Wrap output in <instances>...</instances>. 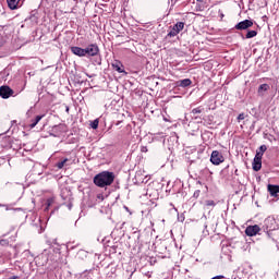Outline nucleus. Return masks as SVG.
<instances>
[{"label":"nucleus","instance_id":"a878e982","mask_svg":"<svg viewBox=\"0 0 279 279\" xmlns=\"http://www.w3.org/2000/svg\"><path fill=\"white\" fill-rule=\"evenodd\" d=\"M263 156L264 154L263 153H259L258 150L256 151V155L254 157L255 160H263Z\"/></svg>","mask_w":279,"mask_h":279},{"label":"nucleus","instance_id":"39448f33","mask_svg":"<svg viewBox=\"0 0 279 279\" xmlns=\"http://www.w3.org/2000/svg\"><path fill=\"white\" fill-rule=\"evenodd\" d=\"M12 95H14V90H12V88H10V86L3 85L0 87V97L2 99H10V97H12Z\"/></svg>","mask_w":279,"mask_h":279},{"label":"nucleus","instance_id":"f03ea898","mask_svg":"<svg viewBox=\"0 0 279 279\" xmlns=\"http://www.w3.org/2000/svg\"><path fill=\"white\" fill-rule=\"evenodd\" d=\"M262 230L267 234L268 239H271L275 230H278V223L276 219L268 217L264 220Z\"/></svg>","mask_w":279,"mask_h":279},{"label":"nucleus","instance_id":"9d476101","mask_svg":"<svg viewBox=\"0 0 279 279\" xmlns=\"http://www.w3.org/2000/svg\"><path fill=\"white\" fill-rule=\"evenodd\" d=\"M191 84H193V81H191V78H183L175 82V86L180 88H189Z\"/></svg>","mask_w":279,"mask_h":279},{"label":"nucleus","instance_id":"f704fd0d","mask_svg":"<svg viewBox=\"0 0 279 279\" xmlns=\"http://www.w3.org/2000/svg\"><path fill=\"white\" fill-rule=\"evenodd\" d=\"M199 3H202L204 0H197Z\"/></svg>","mask_w":279,"mask_h":279},{"label":"nucleus","instance_id":"9b49d317","mask_svg":"<svg viewBox=\"0 0 279 279\" xmlns=\"http://www.w3.org/2000/svg\"><path fill=\"white\" fill-rule=\"evenodd\" d=\"M270 88H271V86H269V84H267V83L259 85L257 88L258 97H264L265 94L267 93V90H269Z\"/></svg>","mask_w":279,"mask_h":279},{"label":"nucleus","instance_id":"0eeeda50","mask_svg":"<svg viewBox=\"0 0 279 279\" xmlns=\"http://www.w3.org/2000/svg\"><path fill=\"white\" fill-rule=\"evenodd\" d=\"M63 130H64V124L54 125L50 130V136L58 137L62 134Z\"/></svg>","mask_w":279,"mask_h":279},{"label":"nucleus","instance_id":"72a5a7b5","mask_svg":"<svg viewBox=\"0 0 279 279\" xmlns=\"http://www.w3.org/2000/svg\"><path fill=\"white\" fill-rule=\"evenodd\" d=\"M9 279H19V277L17 276H13V277H11Z\"/></svg>","mask_w":279,"mask_h":279},{"label":"nucleus","instance_id":"cd10ccee","mask_svg":"<svg viewBox=\"0 0 279 279\" xmlns=\"http://www.w3.org/2000/svg\"><path fill=\"white\" fill-rule=\"evenodd\" d=\"M83 56H84V58H90L89 51H88V46L86 48H83Z\"/></svg>","mask_w":279,"mask_h":279},{"label":"nucleus","instance_id":"f8f14e48","mask_svg":"<svg viewBox=\"0 0 279 279\" xmlns=\"http://www.w3.org/2000/svg\"><path fill=\"white\" fill-rule=\"evenodd\" d=\"M267 189H268V193H270L271 197H278L279 185L268 184Z\"/></svg>","mask_w":279,"mask_h":279},{"label":"nucleus","instance_id":"2eb2a0df","mask_svg":"<svg viewBox=\"0 0 279 279\" xmlns=\"http://www.w3.org/2000/svg\"><path fill=\"white\" fill-rule=\"evenodd\" d=\"M262 168H263V160L254 159L253 160V171H260Z\"/></svg>","mask_w":279,"mask_h":279},{"label":"nucleus","instance_id":"4be33fe9","mask_svg":"<svg viewBox=\"0 0 279 279\" xmlns=\"http://www.w3.org/2000/svg\"><path fill=\"white\" fill-rule=\"evenodd\" d=\"M202 112H204V108L197 107V108H194L191 113L192 114H202Z\"/></svg>","mask_w":279,"mask_h":279},{"label":"nucleus","instance_id":"bb28decb","mask_svg":"<svg viewBox=\"0 0 279 279\" xmlns=\"http://www.w3.org/2000/svg\"><path fill=\"white\" fill-rule=\"evenodd\" d=\"M263 156L264 154L263 153H259L258 150L256 151V155L254 157L255 160H263Z\"/></svg>","mask_w":279,"mask_h":279},{"label":"nucleus","instance_id":"a211bd4d","mask_svg":"<svg viewBox=\"0 0 279 279\" xmlns=\"http://www.w3.org/2000/svg\"><path fill=\"white\" fill-rule=\"evenodd\" d=\"M45 117V114L43 116H36V118L34 120H32V123H31V129L34 130V128L36 125H38V123H40V121L43 120V118Z\"/></svg>","mask_w":279,"mask_h":279},{"label":"nucleus","instance_id":"412c9836","mask_svg":"<svg viewBox=\"0 0 279 279\" xmlns=\"http://www.w3.org/2000/svg\"><path fill=\"white\" fill-rule=\"evenodd\" d=\"M169 143H178V134L177 133H172L169 138H168Z\"/></svg>","mask_w":279,"mask_h":279},{"label":"nucleus","instance_id":"423d86ee","mask_svg":"<svg viewBox=\"0 0 279 279\" xmlns=\"http://www.w3.org/2000/svg\"><path fill=\"white\" fill-rule=\"evenodd\" d=\"M260 227L258 225H254V226H248L245 229V234L246 236H256V234H258V232H260Z\"/></svg>","mask_w":279,"mask_h":279},{"label":"nucleus","instance_id":"7c9ffc66","mask_svg":"<svg viewBox=\"0 0 279 279\" xmlns=\"http://www.w3.org/2000/svg\"><path fill=\"white\" fill-rule=\"evenodd\" d=\"M243 119H245V114L244 113H240L238 116V121H243Z\"/></svg>","mask_w":279,"mask_h":279},{"label":"nucleus","instance_id":"c9c22d12","mask_svg":"<svg viewBox=\"0 0 279 279\" xmlns=\"http://www.w3.org/2000/svg\"><path fill=\"white\" fill-rule=\"evenodd\" d=\"M65 111L69 112V107H66Z\"/></svg>","mask_w":279,"mask_h":279},{"label":"nucleus","instance_id":"2f4dec72","mask_svg":"<svg viewBox=\"0 0 279 279\" xmlns=\"http://www.w3.org/2000/svg\"><path fill=\"white\" fill-rule=\"evenodd\" d=\"M8 242L5 240L0 241V245H5Z\"/></svg>","mask_w":279,"mask_h":279},{"label":"nucleus","instance_id":"6ab92c4d","mask_svg":"<svg viewBox=\"0 0 279 279\" xmlns=\"http://www.w3.org/2000/svg\"><path fill=\"white\" fill-rule=\"evenodd\" d=\"M173 28L180 34L184 29V22H178L173 25Z\"/></svg>","mask_w":279,"mask_h":279},{"label":"nucleus","instance_id":"4468645a","mask_svg":"<svg viewBox=\"0 0 279 279\" xmlns=\"http://www.w3.org/2000/svg\"><path fill=\"white\" fill-rule=\"evenodd\" d=\"M112 69H114V71H117L118 73H125V70L123 69V64L119 61H114L111 64Z\"/></svg>","mask_w":279,"mask_h":279},{"label":"nucleus","instance_id":"c756f323","mask_svg":"<svg viewBox=\"0 0 279 279\" xmlns=\"http://www.w3.org/2000/svg\"><path fill=\"white\" fill-rule=\"evenodd\" d=\"M206 206H215V201H206Z\"/></svg>","mask_w":279,"mask_h":279},{"label":"nucleus","instance_id":"6e6552de","mask_svg":"<svg viewBox=\"0 0 279 279\" xmlns=\"http://www.w3.org/2000/svg\"><path fill=\"white\" fill-rule=\"evenodd\" d=\"M10 10H19L23 5V0H7Z\"/></svg>","mask_w":279,"mask_h":279},{"label":"nucleus","instance_id":"b1692460","mask_svg":"<svg viewBox=\"0 0 279 279\" xmlns=\"http://www.w3.org/2000/svg\"><path fill=\"white\" fill-rule=\"evenodd\" d=\"M53 202H54V199L53 198H48L47 201H46V209L45 210H49V206H53Z\"/></svg>","mask_w":279,"mask_h":279},{"label":"nucleus","instance_id":"ddd939ff","mask_svg":"<svg viewBox=\"0 0 279 279\" xmlns=\"http://www.w3.org/2000/svg\"><path fill=\"white\" fill-rule=\"evenodd\" d=\"M71 51L74 53V56H77L78 58H84V48L73 46L71 47Z\"/></svg>","mask_w":279,"mask_h":279},{"label":"nucleus","instance_id":"f257e3e1","mask_svg":"<svg viewBox=\"0 0 279 279\" xmlns=\"http://www.w3.org/2000/svg\"><path fill=\"white\" fill-rule=\"evenodd\" d=\"M114 172L105 170L96 174L93 179V182L95 186H98V189H106V186H111V184L114 182Z\"/></svg>","mask_w":279,"mask_h":279},{"label":"nucleus","instance_id":"7ed1b4c3","mask_svg":"<svg viewBox=\"0 0 279 279\" xmlns=\"http://www.w3.org/2000/svg\"><path fill=\"white\" fill-rule=\"evenodd\" d=\"M225 160H226V158H223V154H221L219 150H213L211 156H210V162L213 165L219 166Z\"/></svg>","mask_w":279,"mask_h":279},{"label":"nucleus","instance_id":"5701e85b","mask_svg":"<svg viewBox=\"0 0 279 279\" xmlns=\"http://www.w3.org/2000/svg\"><path fill=\"white\" fill-rule=\"evenodd\" d=\"M90 128H92L93 130H97V129L99 128V120H94V121H92Z\"/></svg>","mask_w":279,"mask_h":279},{"label":"nucleus","instance_id":"aec40b11","mask_svg":"<svg viewBox=\"0 0 279 279\" xmlns=\"http://www.w3.org/2000/svg\"><path fill=\"white\" fill-rule=\"evenodd\" d=\"M178 31L175 28H173L172 26V29L167 34V38H175V36H178Z\"/></svg>","mask_w":279,"mask_h":279},{"label":"nucleus","instance_id":"1a4fd4ad","mask_svg":"<svg viewBox=\"0 0 279 279\" xmlns=\"http://www.w3.org/2000/svg\"><path fill=\"white\" fill-rule=\"evenodd\" d=\"M87 49L89 51V58H93L95 56H99V46H97V44L88 45Z\"/></svg>","mask_w":279,"mask_h":279},{"label":"nucleus","instance_id":"473e14b6","mask_svg":"<svg viewBox=\"0 0 279 279\" xmlns=\"http://www.w3.org/2000/svg\"><path fill=\"white\" fill-rule=\"evenodd\" d=\"M97 64L101 65V59L97 60Z\"/></svg>","mask_w":279,"mask_h":279},{"label":"nucleus","instance_id":"f3484780","mask_svg":"<svg viewBox=\"0 0 279 279\" xmlns=\"http://www.w3.org/2000/svg\"><path fill=\"white\" fill-rule=\"evenodd\" d=\"M256 36H258V32H256V31H247L245 36L242 35V39L245 40V38L246 39L256 38Z\"/></svg>","mask_w":279,"mask_h":279},{"label":"nucleus","instance_id":"dca6fc26","mask_svg":"<svg viewBox=\"0 0 279 279\" xmlns=\"http://www.w3.org/2000/svg\"><path fill=\"white\" fill-rule=\"evenodd\" d=\"M57 169H64V167H69V158H64L61 161L56 163Z\"/></svg>","mask_w":279,"mask_h":279},{"label":"nucleus","instance_id":"393cba45","mask_svg":"<svg viewBox=\"0 0 279 279\" xmlns=\"http://www.w3.org/2000/svg\"><path fill=\"white\" fill-rule=\"evenodd\" d=\"M257 151H259V154H265L267 151V145L259 146Z\"/></svg>","mask_w":279,"mask_h":279},{"label":"nucleus","instance_id":"c85d7f7f","mask_svg":"<svg viewBox=\"0 0 279 279\" xmlns=\"http://www.w3.org/2000/svg\"><path fill=\"white\" fill-rule=\"evenodd\" d=\"M202 193V191L196 190L193 194V197H195L197 199V197H199V194Z\"/></svg>","mask_w":279,"mask_h":279},{"label":"nucleus","instance_id":"20e7f679","mask_svg":"<svg viewBox=\"0 0 279 279\" xmlns=\"http://www.w3.org/2000/svg\"><path fill=\"white\" fill-rule=\"evenodd\" d=\"M254 26V21L252 20H244L235 24L234 29H238L239 32H243L245 29H250V27Z\"/></svg>","mask_w":279,"mask_h":279}]
</instances>
